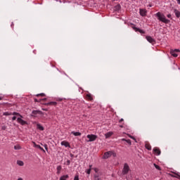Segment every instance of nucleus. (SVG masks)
<instances>
[{"mask_svg":"<svg viewBox=\"0 0 180 180\" xmlns=\"http://www.w3.org/2000/svg\"><path fill=\"white\" fill-rule=\"evenodd\" d=\"M17 164H18V165H19L20 167H23V165H25V163H23V161H22V160H18V161H17Z\"/></svg>","mask_w":180,"mask_h":180,"instance_id":"5701e85b","label":"nucleus"},{"mask_svg":"<svg viewBox=\"0 0 180 180\" xmlns=\"http://www.w3.org/2000/svg\"><path fill=\"white\" fill-rule=\"evenodd\" d=\"M146 40L152 44H154V43H155V39H153V37H151L150 36H146Z\"/></svg>","mask_w":180,"mask_h":180,"instance_id":"0eeeda50","label":"nucleus"},{"mask_svg":"<svg viewBox=\"0 0 180 180\" xmlns=\"http://www.w3.org/2000/svg\"><path fill=\"white\" fill-rule=\"evenodd\" d=\"M22 148V147H20V146L17 145L14 146V150H20Z\"/></svg>","mask_w":180,"mask_h":180,"instance_id":"c85d7f7f","label":"nucleus"},{"mask_svg":"<svg viewBox=\"0 0 180 180\" xmlns=\"http://www.w3.org/2000/svg\"><path fill=\"white\" fill-rule=\"evenodd\" d=\"M86 174H88L89 175V174H91V169H87Z\"/></svg>","mask_w":180,"mask_h":180,"instance_id":"4c0bfd02","label":"nucleus"},{"mask_svg":"<svg viewBox=\"0 0 180 180\" xmlns=\"http://www.w3.org/2000/svg\"><path fill=\"white\" fill-rule=\"evenodd\" d=\"M67 164H68V165H70V164H71V161L67 160Z\"/></svg>","mask_w":180,"mask_h":180,"instance_id":"a19ab883","label":"nucleus"},{"mask_svg":"<svg viewBox=\"0 0 180 180\" xmlns=\"http://www.w3.org/2000/svg\"><path fill=\"white\" fill-rule=\"evenodd\" d=\"M123 118H121L120 120V123H122V122H123Z\"/></svg>","mask_w":180,"mask_h":180,"instance_id":"de8ad7c7","label":"nucleus"},{"mask_svg":"<svg viewBox=\"0 0 180 180\" xmlns=\"http://www.w3.org/2000/svg\"><path fill=\"white\" fill-rule=\"evenodd\" d=\"M34 102H41V99L37 100V98H34Z\"/></svg>","mask_w":180,"mask_h":180,"instance_id":"e433bc0d","label":"nucleus"},{"mask_svg":"<svg viewBox=\"0 0 180 180\" xmlns=\"http://www.w3.org/2000/svg\"><path fill=\"white\" fill-rule=\"evenodd\" d=\"M177 176H174V178H179V179H180V174H176Z\"/></svg>","mask_w":180,"mask_h":180,"instance_id":"c9c22d12","label":"nucleus"},{"mask_svg":"<svg viewBox=\"0 0 180 180\" xmlns=\"http://www.w3.org/2000/svg\"><path fill=\"white\" fill-rule=\"evenodd\" d=\"M129 171H130V167H129L127 163H124L122 169V175H127V174H129Z\"/></svg>","mask_w":180,"mask_h":180,"instance_id":"f03ea898","label":"nucleus"},{"mask_svg":"<svg viewBox=\"0 0 180 180\" xmlns=\"http://www.w3.org/2000/svg\"><path fill=\"white\" fill-rule=\"evenodd\" d=\"M145 147H146V150L151 151V146H150L149 144H146Z\"/></svg>","mask_w":180,"mask_h":180,"instance_id":"393cba45","label":"nucleus"},{"mask_svg":"<svg viewBox=\"0 0 180 180\" xmlns=\"http://www.w3.org/2000/svg\"><path fill=\"white\" fill-rule=\"evenodd\" d=\"M44 147L46 151H49V148L47 147V144H44Z\"/></svg>","mask_w":180,"mask_h":180,"instance_id":"72a5a7b5","label":"nucleus"},{"mask_svg":"<svg viewBox=\"0 0 180 180\" xmlns=\"http://www.w3.org/2000/svg\"><path fill=\"white\" fill-rule=\"evenodd\" d=\"M112 134H113V132H111V131L105 134V139H109V137H111Z\"/></svg>","mask_w":180,"mask_h":180,"instance_id":"dca6fc26","label":"nucleus"},{"mask_svg":"<svg viewBox=\"0 0 180 180\" xmlns=\"http://www.w3.org/2000/svg\"><path fill=\"white\" fill-rule=\"evenodd\" d=\"M113 1H116V0H113Z\"/></svg>","mask_w":180,"mask_h":180,"instance_id":"4d7b16f0","label":"nucleus"},{"mask_svg":"<svg viewBox=\"0 0 180 180\" xmlns=\"http://www.w3.org/2000/svg\"><path fill=\"white\" fill-rule=\"evenodd\" d=\"M13 115H14V116H20V117H23V116H22L19 112H13Z\"/></svg>","mask_w":180,"mask_h":180,"instance_id":"bb28decb","label":"nucleus"},{"mask_svg":"<svg viewBox=\"0 0 180 180\" xmlns=\"http://www.w3.org/2000/svg\"><path fill=\"white\" fill-rule=\"evenodd\" d=\"M122 141H126L129 146H131V141L130 139H122Z\"/></svg>","mask_w":180,"mask_h":180,"instance_id":"aec40b11","label":"nucleus"},{"mask_svg":"<svg viewBox=\"0 0 180 180\" xmlns=\"http://www.w3.org/2000/svg\"><path fill=\"white\" fill-rule=\"evenodd\" d=\"M153 152L157 154V155H160V154H161V150H160V148H155L153 149Z\"/></svg>","mask_w":180,"mask_h":180,"instance_id":"9b49d317","label":"nucleus"},{"mask_svg":"<svg viewBox=\"0 0 180 180\" xmlns=\"http://www.w3.org/2000/svg\"><path fill=\"white\" fill-rule=\"evenodd\" d=\"M154 167L155 168H156V169H158V171H161V167L158 166L157 164H154Z\"/></svg>","mask_w":180,"mask_h":180,"instance_id":"cd10ccee","label":"nucleus"},{"mask_svg":"<svg viewBox=\"0 0 180 180\" xmlns=\"http://www.w3.org/2000/svg\"><path fill=\"white\" fill-rule=\"evenodd\" d=\"M37 129H39V130H41V131H43V130H44V127H43V126H41V124H37Z\"/></svg>","mask_w":180,"mask_h":180,"instance_id":"a211bd4d","label":"nucleus"},{"mask_svg":"<svg viewBox=\"0 0 180 180\" xmlns=\"http://www.w3.org/2000/svg\"><path fill=\"white\" fill-rule=\"evenodd\" d=\"M0 101H2V97H0Z\"/></svg>","mask_w":180,"mask_h":180,"instance_id":"6e6d98bb","label":"nucleus"},{"mask_svg":"<svg viewBox=\"0 0 180 180\" xmlns=\"http://www.w3.org/2000/svg\"><path fill=\"white\" fill-rule=\"evenodd\" d=\"M139 13H140L141 16H146V15H147V10L140 8Z\"/></svg>","mask_w":180,"mask_h":180,"instance_id":"1a4fd4ad","label":"nucleus"},{"mask_svg":"<svg viewBox=\"0 0 180 180\" xmlns=\"http://www.w3.org/2000/svg\"><path fill=\"white\" fill-rule=\"evenodd\" d=\"M18 123H20L22 126H25V124H27V122L22 119V117L17 118Z\"/></svg>","mask_w":180,"mask_h":180,"instance_id":"423d86ee","label":"nucleus"},{"mask_svg":"<svg viewBox=\"0 0 180 180\" xmlns=\"http://www.w3.org/2000/svg\"><path fill=\"white\" fill-rule=\"evenodd\" d=\"M70 157H74V155L72 153H71Z\"/></svg>","mask_w":180,"mask_h":180,"instance_id":"603ef678","label":"nucleus"},{"mask_svg":"<svg viewBox=\"0 0 180 180\" xmlns=\"http://www.w3.org/2000/svg\"><path fill=\"white\" fill-rule=\"evenodd\" d=\"M176 1L178 2L179 5H180V0H176Z\"/></svg>","mask_w":180,"mask_h":180,"instance_id":"3c124183","label":"nucleus"},{"mask_svg":"<svg viewBox=\"0 0 180 180\" xmlns=\"http://www.w3.org/2000/svg\"><path fill=\"white\" fill-rule=\"evenodd\" d=\"M174 13H175L176 18H180V12H179L178 10L174 9Z\"/></svg>","mask_w":180,"mask_h":180,"instance_id":"6ab92c4d","label":"nucleus"},{"mask_svg":"<svg viewBox=\"0 0 180 180\" xmlns=\"http://www.w3.org/2000/svg\"><path fill=\"white\" fill-rule=\"evenodd\" d=\"M89 169H91L92 168V165H89Z\"/></svg>","mask_w":180,"mask_h":180,"instance_id":"09e8293b","label":"nucleus"},{"mask_svg":"<svg viewBox=\"0 0 180 180\" xmlns=\"http://www.w3.org/2000/svg\"><path fill=\"white\" fill-rule=\"evenodd\" d=\"M120 127L123 128V125H120Z\"/></svg>","mask_w":180,"mask_h":180,"instance_id":"5fc2aeb1","label":"nucleus"},{"mask_svg":"<svg viewBox=\"0 0 180 180\" xmlns=\"http://www.w3.org/2000/svg\"><path fill=\"white\" fill-rule=\"evenodd\" d=\"M87 139H89V140L87 141L88 143L91 142V141H95V140H96V139H98V136L94 135V134H89V135H87Z\"/></svg>","mask_w":180,"mask_h":180,"instance_id":"20e7f679","label":"nucleus"},{"mask_svg":"<svg viewBox=\"0 0 180 180\" xmlns=\"http://www.w3.org/2000/svg\"><path fill=\"white\" fill-rule=\"evenodd\" d=\"M32 143L34 144V147H36V146H39V145L36 144V142H34V141H33Z\"/></svg>","mask_w":180,"mask_h":180,"instance_id":"37998d69","label":"nucleus"},{"mask_svg":"<svg viewBox=\"0 0 180 180\" xmlns=\"http://www.w3.org/2000/svg\"><path fill=\"white\" fill-rule=\"evenodd\" d=\"M128 136L130 139H132V140H134V141H136V143H137V141L136 140V138H134V136H133L130 134H128Z\"/></svg>","mask_w":180,"mask_h":180,"instance_id":"c756f323","label":"nucleus"},{"mask_svg":"<svg viewBox=\"0 0 180 180\" xmlns=\"http://www.w3.org/2000/svg\"><path fill=\"white\" fill-rule=\"evenodd\" d=\"M18 180H23L22 178H18Z\"/></svg>","mask_w":180,"mask_h":180,"instance_id":"864d4df0","label":"nucleus"},{"mask_svg":"<svg viewBox=\"0 0 180 180\" xmlns=\"http://www.w3.org/2000/svg\"><path fill=\"white\" fill-rule=\"evenodd\" d=\"M112 151L105 152L103 156V160H108L110 157H112Z\"/></svg>","mask_w":180,"mask_h":180,"instance_id":"39448f33","label":"nucleus"},{"mask_svg":"<svg viewBox=\"0 0 180 180\" xmlns=\"http://www.w3.org/2000/svg\"><path fill=\"white\" fill-rule=\"evenodd\" d=\"M120 9H122V6H120V4H117L114 7V11H115V12H119Z\"/></svg>","mask_w":180,"mask_h":180,"instance_id":"f8f14e48","label":"nucleus"},{"mask_svg":"<svg viewBox=\"0 0 180 180\" xmlns=\"http://www.w3.org/2000/svg\"><path fill=\"white\" fill-rule=\"evenodd\" d=\"M112 157H116V153H113V152L112 151Z\"/></svg>","mask_w":180,"mask_h":180,"instance_id":"58836bf2","label":"nucleus"},{"mask_svg":"<svg viewBox=\"0 0 180 180\" xmlns=\"http://www.w3.org/2000/svg\"><path fill=\"white\" fill-rule=\"evenodd\" d=\"M86 98H87V99H89V101H93V99H94L91 94H87Z\"/></svg>","mask_w":180,"mask_h":180,"instance_id":"a878e982","label":"nucleus"},{"mask_svg":"<svg viewBox=\"0 0 180 180\" xmlns=\"http://www.w3.org/2000/svg\"><path fill=\"white\" fill-rule=\"evenodd\" d=\"M36 96H46V94L44 93H41V94H37Z\"/></svg>","mask_w":180,"mask_h":180,"instance_id":"7c9ffc66","label":"nucleus"},{"mask_svg":"<svg viewBox=\"0 0 180 180\" xmlns=\"http://www.w3.org/2000/svg\"><path fill=\"white\" fill-rule=\"evenodd\" d=\"M68 178H69L68 174H66V175H63V176H60L59 180H67V179H68Z\"/></svg>","mask_w":180,"mask_h":180,"instance_id":"412c9836","label":"nucleus"},{"mask_svg":"<svg viewBox=\"0 0 180 180\" xmlns=\"http://www.w3.org/2000/svg\"><path fill=\"white\" fill-rule=\"evenodd\" d=\"M12 120H16V116H13V117H12Z\"/></svg>","mask_w":180,"mask_h":180,"instance_id":"79ce46f5","label":"nucleus"},{"mask_svg":"<svg viewBox=\"0 0 180 180\" xmlns=\"http://www.w3.org/2000/svg\"><path fill=\"white\" fill-rule=\"evenodd\" d=\"M42 110H45V111H47V108H43Z\"/></svg>","mask_w":180,"mask_h":180,"instance_id":"8fccbe9b","label":"nucleus"},{"mask_svg":"<svg viewBox=\"0 0 180 180\" xmlns=\"http://www.w3.org/2000/svg\"><path fill=\"white\" fill-rule=\"evenodd\" d=\"M11 115H12V113H9L8 112H4V116H11Z\"/></svg>","mask_w":180,"mask_h":180,"instance_id":"2f4dec72","label":"nucleus"},{"mask_svg":"<svg viewBox=\"0 0 180 180\" xmlns=\"http://www.w3.org/2000/svg\"><path fill=\"white\" fill-rule=\"evenodd\" d=\"M155 16H157L158 20H160V22H162L163 23L168 24L170 22V20L167 19L165 18V15L164 14L161 13L160 12H158L155 14Z\"/></svg>","mask_w":180,"mask_h":180,"instance_id":"f257e3e1","label":"nucleus"},{"mask_svg":"<svg viewBox=\"0 0 180 180\" xmlns=\"http://www.w3.org/2000/svg\"><path fill=\"white\" fill-rule=\"evenodd\" d=\"M74 180H79V176H78V174H76L75 176Z\"/></svg>","mask_w":180,"mask_h":180,"instance_id":"473e14b6","label":"nucleus"},{"mask_svg":"<svg viewBox=\"0 0 180 180\" xmlns=\"http://www.w3.org/2000/svg\"><path fill=\"white\" fill-rule=\"evenodd\" d=\"M170 54H171L173 57H178V54H176V52H175V51H174V49H171V50H170Z\"/></svg>","mask_w":180,"mask_h":180,"instance_id":"ddd939ff","label":"nucleus"},{"mask_svg":"<svg viewBox=\"0 0 180 180\" xmlns=\"http://www.w3.org/2000/svg\"><path fill=\"white\" fill-rule=\"evenodd\" d=\"M32 115H43V112H41V110H33L32 112Z\"/></svg>","mask_w":180,"mask_h":180,"instance_id":"9d476101","label":"nucleus"},{"mask_svg":"<svg viewBox=\"0 0 180 180\" xmlns=\"http://www.w3.org/2000/svg\"><path fill=\"white\" fill-rule=\"evenodd\" d=\"M61 146H64L65 147H70V143L63 141L61 142Z\"/></svg>","mask_w":180,"mask_h":180,"instance_id":"4468645a","label":"nucleus"},{"mask_svg":"<svg viewBox=\"0 0 180 180\" xmlns=\"http://www.w3.org/2000/svg\"><path fill=\"white\" fill-rule=\"evenodd\" d=\"M41 101H47V98H42Z\"/></svg>","mask_w":180,"mask_h":180,"instance_id":"49530a36","label":"nucleus"},{"mask_svg":"<svg viewBox=\"0 0 180 180\" xmlns=\"http://www.w3.org/2000/svg\"><path fill=\"white\" fill-rule=\"evenodd\" d=\"M94 171H95V172H96V174H98V169L97 168H95Z\"/></svg>","mask_w":180,"mask_h":180,"instance_id":"a18cd8bd","label":"nucleus"},{"mask_svg":"<svg viewBox=\"0 0 180 180\" xmlns=\"http://www.w3.org/2000/svg\"><path fill=\"white\" fill-rule=\"evenodd\" d=\"M131 28L135 31V32H139V33H141V34H146V31L140 29V28H138L136 27V26L133 24V23H131Z\"/></svg>","mask_w":180,"mask_h":180,"instance_id":"7ed1b4c3","label":"nucleus"},{"mask_svg":"<svg viewBox=\"0 0 180 180\" xmlns=\"http://www.w3.org/2000/svg\"><path fill=\"white\" fill-rule=\"evenodd\" d=\"M1 129H2L3 130H6V127L3 126V127H1Z\"/></svg>","mask_w":180,"mask_h":180,"instance_id":"ea45409f","label":"nucleus"},{"mask_svg":"<svg viewBox=\"0 0 180 180\" xmlns=\"http://www.w3.org/2000/svg\"><path fill=\"white\" fill-rule=\"evenodd\" d=\"M172 16V15L171 14H168V15H167V18H171Z\"/></svg>","mask_w":180,"mask_h":180,"instance_id":"c03bdc74","label":"nucleus"},{"mask_svg":"<svg viewBox=\"0 0 180 180\" xmlns=\"http://www.w3.org/2000/svg\"><path fill=\"white\" fill-rule=\"evenodd\" d=\"M173 51H174V53H179L180 50L179 49H174Z\"/></svg>","mask_w":180,"mask_h":180,"instance_id":"f704fd0d","label":"nucleus"},{"mask_svg":"<svg viewBox=\"0 0 180 180\" xmlns=\"http://www.w3.org/2000/svg\"><path fill=\"white\" fill-rule=\"evenodd\" d=\"M94 180H102V179L101 178V176H99V174H96L94 176Z\"/></svg>","mask_w":180,"mask_h":180,"instance_id":"2eb2a0df","label":"nucleus"},{"mask_svg":"<svg viewBox=\"0 0 180 180\" xmlns=\"http://www.w3.org/2000/svg\"><path fill=\"white\" fill-rule=\"evenodd\" d=\"M61 169H62L61 165H59V166L57 167V174H58V175H59V174L61 173Z\"/></svg>","mask_w":180,"mask_h":180,"instance_id":"4be33fe9","label":"nucleus"},{"mask_svg":"<svg viewBox=\"0 0 180 180\" xmlns=\"http://www.w3.org/2000/svg\"><path fill=\"white\" fill-rule=\"evenodd\" d=\"M44 105H45V106H56L57 105V102L51 101L49 103H45Z\"/></svg>","mask_w":180,"mask_h":180,"instance_id":"6e6552de","label":"nucleus"},{"mask_svg":"<svg viewBox=\"0 0 180 180\" xmlns=\"http://www.w3.org/2000/svg\"><path fill=\"white\" fill-rule=\"evenodd\" d=\"M36 148H39V150L41 151H43L44 153H46V150H44V149L43 148H41V146H40V145L36 146Z\"/></svg>","mask_w":180,"mask_h":180,"instance_id":"b1692460","label":"nucleus"},{"mask_svg":"<svg viewBox=\"0 0 180 180\" xmlns=\"http://www.w3.org/2000/svg\"><path fill=\"white\" fill-rule=\"evenodd\" d=\"M71 134H73V136H75V137H77L78 136H81V132H78V131L75 132L73 131L71 132Z\"/></svg>","mask_w":180,"mask_h":180,"instance_id":"f3484780","label":"nucleus"}]
</instances>
